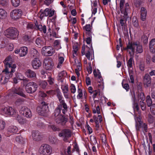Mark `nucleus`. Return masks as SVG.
I'll return each instance as SVG.
<instances>
[{
  "instance_id": "62",
  "label": "nucleus",
  "mask_w": 155,
  "mask_h": 155,
  "mask_svg": "<svg viewBox=\"0 0 155 155\" xmlns=\"http://www.w3.org/2000/svg\"><path fill=\"white\" fill-rule=\"evenodd\" d=\"M137 88L138 91H141L142 89V84L141 83H137Z\"/></svg>"
},
{
  "instance_id": "5",
  "label": "nucleus",
  "mask_w": 155,
  "mask_h": 155,
  "mask_svg": "<svg viewBox=\"0 0 155 155\" xmlns=\"http://www.w3.org/2000/svg\"><path fill=\"white\" fill-rule=\"evenodd\" d=\"M38 87V85L36 83L31 82L26 86L25 90L28 93L33 94L36 91Z\"/></svg>"
},
{
  "instance_id": "33",
  "label": "nucleus",
  "mask_w": 155,
  "mask_h": 155,
  "mask_svg": "<svg viewBox=\"0 0 155 155\" xmlns=\"http://www.w3.org/2000/svg\"><path fill=\"white\" fill-rule=\"evenodd\" d=\"M12 5L15 7H17L19 5L20 3V0H11Z\"/></svg>"
},
{
  "instance_id": "57",
  "label": "nucleus",
  "mask_w": 155,
  "mask_h": 155,
  "mask_svg": "<svg viewBox=\"0 0 155 155\" xmlns=\"http://www.w3.org/2000/svg\"><path fill=\"white\" fill-rule=\"evenodd\" d=\"M35 27L34 25L31 23H28L27 26V28L28 29H33L35 28Z\"/></svg>"
},
{
  "instance_id": "34",
  "label": "nucleus",
  "mask_w": 155,
  "mask_h": 155,
  "mask_svg": "<svg viewBox=\"0 0 155 155\" xmlns=\"http://www.w3.org/2000/svg\"><path fill=\"white\" fill-rule=\"evenodd\" d=\"M124 18H121L120 20V22L121 24V26L125 27V23L127 21V19L128 18V14L127 15V18H125V16H124Z\"/></svg>"
},
{
  "instance_id": "22",
  "label": "nucleus",
  "mask_w": 155,
  "mask_h": 155,
  "mask_svg": "<svg viewBox=\"0 0 155 155\" xmlns=\"http://www.w3.org/2000/svg\"><path fill=\"white\" fill-rule=\"evenodd\" d=\"M35 44L37 47L40 48L44 45L45 43L43 39L41 38H37L35 40Z\"/></svg>"
},
{
  "instance_id": "36",
  "label": "nucleus",
  "mask_w": 155,
  "mask_h": 155,
  "mask_svg": "<svg viewBox=\"0 0 155 155\" xmlns=\"http://www.w3.org/2000/svg\"><path fill=\"white\" fill-rule=\"evenodd\" d=\"M52 49L51 46H45L43 47L42 49V51L44 54L48 53L49 50H51V49Z\"/></svg>"
},
{
  "instance_id": "27",
  "label": "nucleus",
  "mask_w": 155,
  "mask_h": 155,
  "mask_svg": "<svg viewBox=\"0 0 155 155\" xmlns=\"http://www.w3.org/2000/svg\"><path fill=\"white\" fill-rule=\"evenodd\" d=\"M18 130L17 127L14 126H10L8 129V131L10 133H16Z\"/></svg>"
},
{
  "instance_id": "41",
  "label": "nucleus",
  "mask_w": 155,
  "mask_h": 155,
  "mask_svg": "<svg viewBox=\"0 0 155 155\" xmlns=\"http://www.w3.org/2000/svg\"><path fill=\"white\" fill-rule=\"evenodd\" d=\"M137 96H138V98H140L142 100V101H143L144 100L145 97L143 92H141L138 93L137 92Z\"/></svg>"
},
{
  "instance_id": "32",
  "label": "nucleus",
  "mask_w": 155,
  "mask_h": 155,
  "mask_svg": "<svg viewBox=\"0 0 155 155\" xmlns=\"http://www.w3.org/2000/svg\"><path fill=\"white\" fill-rule=\"evenodd\" d=\"M25 139L23 138L21 136H18L15 138V140L16 141L19 143L23 144L24 143Z\"/></svg>"
},
{
  "instance_id": "9",
  "label": "nucleus",
  "mask_w": 155,
  "mask_h": 155,
  "mask_svg": "<svg viewBox=\"0 0 155 155\" xmlns=\"http://www.w3.org/2000/svg\"><path fill=\"white\" fill-rule=\"evenodd\" d=\"M55 11L49 8H46L45 10L42 9L40 11L41 13L40 18L42 19L45 16H48L49 17H52L54 14Z\"/></svg>"
},
{
  "instance_id": "46",
  "label": "nucleus",
  "mask_w": 155,
  "mask_h": 155,
  "mask_svg": "<svg viewBox=\"0 0 155 155\" xmlns=\"http://www.w3.org/2000/svg\"><path fill=\"white\" fill-rule=\"evenodd\" d=\"M78 94L77 96V98L78 99H82L83 93L81 89L78 88Z\"/></svg>"
},
{
  "instance_id": "18",
  "label": "nucleus",
  "mask_w": 155,
  "mask_h": 155,
  "mask_svg": "<svg viewBox=\"0 0 155 155\" xmlns=\"http://www.w3.org/2000/svg\"><path fill=\"white\" fill-rule=\"evenodd\" d=\"M140 18L143 21H144L146 18L147 11L145 8L143 7L141 8L140 11Z\"/></svg>"
},
{
  "instance_id": "45",
  "label": "nucleus",
  "mask_w": 155,
  "mask_h": 155,
  "mask_svg": "<svg viewBox=\"0 0 155 155\" xmlns=\"http://www.w3.org/2000/svg\"><path fill=\"white\" fill-rule=\"evenodd\" d=\"M86 48H87V49H88V50L85 54V56L88 59L90 60L91 50L90 48H89V47L87 46H86Z\"/></svg>"
},
{
  "instance_id": "47",
  "label": "nucleus",
  "mask_w": 155,
  "mask_h": 155,
  "mask_svg": "<svg viewBox=\"0 0 155 155\" xmlns=\"http://www.w3.org/2000/svg\"><path fill=\"white\" fill-rule=\"evenodd\" d=\"M83 29L85 30L86 31H91L92 28V26L89 24H87L83 28Z\"/></svg>"
},
{
  "instance_id": "15",
  "label": "nucleus",
  "mask_w": 155,
  "mask_h": 155,
  "mask_svg": "<svg viewBox=\"0 0 155 155\" xmlns=\"http://www.w3.org/2000/svg\"><path fill=\"white\" fill-rule=\"evenodd\" d=\"M143 83L145 87H150L151 85V80L149 75L147 74L145 75L143 78Z\"/></svg>"
},
{
  "instance_id": "19",
  "label": "nucleus",
  "mask_w": 155,
  "mask_h": 155,
  "mask_svg": "<svg viewBox=\"0 0 155 155\" xmlns=\"http://www.w3.org/2000/svg\"><path fill=\"white\" fill-rule=\"evenodd\" d=\"M150 51L152 53H155V38L152 39L149 44Z\"/></svg>"
},
{
  "instance_id": "23",
  "label": "nucleus",
  "mask_w": 155,
  "mask_h": 155,
  "mask_svg": "<svg viewBox=\"0 0 155 155\" xmlns=\"http://www.w3.org/2000/svg\"><path fill=\"white\" fill-rule=\"evenodd\" d=\"M28 48L25 46L22 47L20 48V56L24 57L28 53Z\"/></svg>"
},
{
  "instance_id": "16",
  "label": "nucleus",
  "mask_w": 155,
  "mask_h": 155,
  "mask_svg": "<svg viewBox=\"0 0 155 155\" xmlns=\"http://www.w3.org/2000/svg\"><path fill=\"white\" fill-rule=\"evenodd\" d=\"M32 65L35 69H37L41 66V63L40 60L37 58H35L31 62Z\"/></svg>"
},
{
  "instance_id": "53",
  "label": "nucleus",
  "mask_w": 155,
  "mask_h": 155,
  "mask_svg": "<svg viewBox=\"0 0 155 155\" xmlns=\"http://www.w3.org/2000/svg\"><path fill=\"white\" fill-rule=\"evenodd\" d=\"M130 79L129 81L132 83L134 82V77L133 76V73L132 72L129 73Z\"/></svg>"
},
{
  "instance_id": "28",
  "label": "nucleus",
  "mask_w": 155,
  "mask_h": 155,
  "mask_svg": "<svg viewBox=\"0 0 155 155\" xmlns=\"http://www.w3.org/2000/svg\"><path fill=\"white\" fill-rule=\"evenodd\" d=\"M45 67L47 70H51L54 65L53 63L48 61L47 63H45Z\"/></svg>"
},
{
  "instance_id": "26",
  "label": "nucleus",
  "mask_w": 155,
  "mask_h": 155,
  "mask_svg": "<svg viewBox=\"0 0 155 155\" xmlns=\"http://www.w3.org/2000/svg\"><path fill=\"white\" fill-rule=\"evenodd\" d=\"M15 117V119L20 124H24L28 122L27 120L19 116L18 114V116H17V117Z\"/></svg>"
},
{
  "instance_id": "40",
  "label": "nucleus",
  "mask_w": 155,
  "mask_h": 155,
  "mask_svg": "<svg viewBox=\"0 0 155 155\" xmlns=\"http://www.w3.org/2000/svg\"><path fill=\"white\" fill-rule=\"evenodd\" d=\"M130 58L127 62V65L128 67L131 68L132 67V61H133V55H130Z\"/></svg>"
},
{
  "instance_id": "35",
  "label": "nucleus",
  "mask_w": 155,
  "mask_h": 155,
  "mask_svg": "<svg viewBox=\"0 0 155 155\" xmlns=\"http://www.w3.org/2000/svg\"><path fill=\"white\" fill-rule=\"evenodd\" d=\"M146 101L147 106L149 107H151L152 104V101L150 95L147 96Z\"/></svg>"
},
{
  "instance_id": "13",
  "label": "nucleus",
  "mask_w": 155,
  "mask_h": 155,
  "mask_svg": "<svg viewBox=\"0 0 155 155\" xmlns=\"http://www.w3.org/2000/svg\"><path fill=\"white\" fill-rule=\"evenodd\" d=\"M55 117V120L56 122L62 125H64L68 121L67 119L62 115H59Z\"/></svg>"
},
{
  "instance_id": "30",
  "label": "nucleus",
  "mask_w": 155,
  "mask_h": 155,
  "mask_svg": "<svg viewBox=\"0 0 155 155\" xmlns=\"http://www.w3.org/2000/svg\"><path fill=\"white\" fill-rule=\"evenodd\" d=\"M132 23L135 27L137 28L139 26V24L138 20L135 17H134L132 20Z\"/></svg>"
},
{
  "instance_id": "50",
  "label": "nucleus",
  "mask_w": 155,
  "mask_h": 155,
  "mask_svg": "<svg viewBox=\"0 0 155 155\" xmlns=\"http://www.w3.org/2000/svg\"><path fill=\"white\" fill-rule=\"evenodd\" d=\"M150 111L151 113L154 115H155V104H152L150 107Z\"/></svg>"
},
{
  "instance_id": "48",
  "label": "nucleus",
  "mask_w": 155,
  "mask_h": 155,
  "mask_svg": "<svg viewBox=\"0 0 155 155\" xmlns=\"http://www.w3.org/2000/svg\"><path fill=\"white\" fill-rule=\"evenodd\" d=\"M154 118L152 115L150 114H148V120L150 123H152L154 121Z\"/></svg>"
},
{
  "instance_id": "8",
  "label": "nucleus",
  "mask_w": 155,
  "mask_h": 155,
  "mask_svg": "<svg viewBox=\"0 0 155 155\" xmlns=\"http://www.w3.org/2000/svg\"><path fill=\"white\" fill-rule=\"evenodd\" d=\"M125 3V0H120V10L122 14H123L125 18H127L128 13L129 11L130 7L129 4L127 3L125 4V9H123V6Z\"/></svg>"
},
{
  "instance_id": "39",
  "label": "nucleus",
  "mask_w": 155,
  "mask_h": 155,
  "mask_svg": "<svg viewBox=\"0 0 155 155\" xmlns=\"http://www.w3.org/2000/svg\"><path fill=\"white\" fill-rule=\"evenodd\" d=\"M93 119L94 120V122L96 124L95 127H100V124H99V119L98 117H97L95 115H94L93 116Z\"/></svg>"
},
{
  "instance_id": "58",
  "label": "nucleus",
  "mask_w": 155,
  "mask_h": 155,
  "mask_svg": "<svg viewBox=\"0 0 155 155\" xmlns=\"http://www.w3.org/2000/svg\"><path fill=\"white\" fill-rule=\"evenodd\" d=\"M122 84L123 87L126 89L127 91H128L129 88V84L127 83L124 84L123 82H122Z\"/></svg>"
},
{
  "instance_id": "7",
  "label": "nucleus",
  "mask_w": 155,
  "mask_h": 155,
  "mask_svg": "<svg viewBox=\"0 0 155 155\" xmlns=\"http://www.w3.org/2000/svg\"><path fill=\"white\" fill-rule=\"evenodd\" d=\"M2 111L8 115H11L13 117L18 116V114L15 110L12 107H7L2 108Z\"/></svg>"
},
{
  "instance_id": "14",
  "label": "nucleus",
  "mask_w": 155,
  "mask_h": 155,
  "mask_svg": "<svg viewBox=\"0 0 155 155\" xmlns=\"http://www.w3.org/2000/svg\"><path fill=\"white\" fill-rule=\"evenodd\" d=\"M12 91L14 94H18L25 98L26 97V96L23 92V89L20 87L13 88L12 89Z\"/></svg>"
},
{
  "instance_id": "6",
  "label": "nucleus",
  "mask_w": 155,
  "mask_h": 155,
  "mask_svg": "<svg viewBox=\"0 0 155 155\" xmlns=\"http://www.w3.org/2000/svg\"><path fill=\"white\" fill-rule=\"evenodd\" d=\"M71 130L67 129H63L58 133L59 136L63 137V140L65 142H68V139L71 137Z\"/></svg>"
},
{
  "instance_id": "25",
  "label": "nucleus",
  "mask_w": 155,
  "mask_h": 155,
  "mask_svg": "<svg viewBox=\"0 0 155 155\" xmlns=\"http://www.w3.org/2000/svg\"><path fill=\"white\" fill-rule=\"evenodd\" d=\"M61 110V105H59L55 109L54 111V114L55 117H57L59 115H61V114H60Z\"/></svg>"
},
{
  "instance_id": "43",
  "label": "nucleus",
  "mask_w": 155,
  "mask_h": 155,
  "mask_svg": "<svg viewBox=\"0 0 155 155\" xmlns=\"http://www.w3.org/2000/svg\"><path fill=\"white\" fill-rule=\"evenodd\" d=\"M64 58L63 57H60L58 58L59 62L57 66L58 68H60V67L61 66V64L63 63L64 61Z\"/></svg>"
},
{
  "instance_id": "12",
  "label": "nucleus",
  "mask_w": 155,
  "mask_h": 155,
  "mask_svg": "<svg viewBox=\"0 0 155 155\" xmlns=\"http://www.w3.org/2000/svg\"><path fill=\"white\" fill-rule=\"evenodd\" d=\"M31 136L33 140L36 141H41L43 137L42 134L38 130L33 131Z\"/></svg>"
},
{
  "instance_id": "51",
  "label": "nucleus",
  "mask_w": 155,
  "mask_h": 155,
  "mask_svg": "<svg viewBox=\"0 0 155 155\" xmlns=\"http://www.w3.org/2000/svg\"><path fill=\"white\" fill-rule=\"evenodd\" d=\"M140 104L141 106V109L143 110H145L146 109V104L143 101H140Z\"/></svg>"
},
{
  "instance_id": "29",
  "label": "nucleus",
  "mask_w": 155,
  "mask_h": 155,
  "mask_svg": "<svg viewBox=\"0 0 155 155\" xmlns=\"http://www.w3.org/2000/svg\"><path fill=\"white\" fill-rule=\"evenodd\" d=\"M71 147L70 146H69L67 149H65L64 150V153L62 155H72L71 153L74 151L73 150L72 151H71Z\"/></svg>"
},
{
  "instance_id": "42",
  "label": "nucleus",
  "mask_w": 155,
  "mask_h": 155,
  "mask_svg": "<svg viewBox=\"0 0 155 155\" xmlns=\"http://www.w3.org/2000/svg\"><path fill=\"white\" fill-rule=\"evenodd\" d=\"M31 53L34 57H37L38 54V52L37 50L34 48L31 49Z\"/></svg>"
},
{
  "instance_id": "1",
  "label": "nucleus",
  "mask_w": 155,
  "mask_h": 155,
  "mask_svg": "<svg viewBox=\"0 0 155 155\" xmlns=\"http://www.w3.org/2000/svg\"><path fill=\"white\" fill-rule=\"evenodd\" d=\"M11 59V58L8 57L4 61L5 68L3 72H5V75L1 78L0 82L2 84H5L8 81L9 78L12 77V73L15 71L16 65L12 63Z\"/></svg>"
},
{
  "instance_id": "56",
  "label": "nucleus",
  "mask_w": 155,
  "mask_h": 155,
  "mask_svg": "<svg viewBox=\"0 0 155 155\" xmlns=\"http://www.w3.org/2000/svg\"><path fill=\"white\" fill-rule=\"evenodd\" d=\"M19 79L22 81L23 85H24L26 86V85L28 83V82L29 81V80L28 78H19Z\"/></svg>"
},
{
  "instance_id": "61",
  "label": "nucleus",
  "mask_w": 155,
  "mask_h": 155,
  "mask_svg": "<svg viewBox=\"0 0 155 155\" xmlns=\"http://www.w3.org/2000/svg\"><path fill=\"white\" fill-rule=\"evenodd\" d=\"M87 69L88 73L89 74H91L92 72V70L91 66V63H89L88 66L87 67Z\"/></svg>"
},
{
  "instance_id": "10",
  "label": "nucleus",
  "mask_w": 155,
  "mask_h": 155,
  "mask_svg": "<svg viewBox=\"0 0 155 155\" xmlns=\"http://www.w3.org/2000/svg\"><path fill=\"white\" fill-rule=\"evenodd\" d=\"M22 14V11L21 10L15 9L12 11L10 16L12 19L16 20L21 18Z\"/></svg>"
},
{
  "instance_id": "2",
  "label": "nucleus",
  "mask_w": 155,
  "mask_h": 155,
  "mask_svg": "<svg viewBox=\"0 0 155 155\" xmlns=\"http://www.w3.org/2000/svg\"><path fill=\"white\" fill-rule=\"evenodd\" d=\"M136 48V51L137 53H141L143 51L142 45L140 44L139 42L138 41H134L130 42L129 41L127 45L125 50L128 51L129 49L131 51L129 52L130 55H134L135 51V48Z\"/></svg>"
},
{
  "instance_id": "54",
  "label": "nucleus",
  "mask_w": 155,
  "mask_h": 155,
  "mask_svg": "<svg viewBox=\"0 0 155 155\" xmlns=\"http://www.w3.org/2000/svg\"><path fill=\"white\" fill-rule=\"evenodd\" d=\"M49 140L53 144L55 143L57 141V138L53 137H50Z\"/></svg>"
},
{
  "instance_id": "11",
  "label": "nucleus",
  "mask_w": 155,
  "mask_h": 155,
  "mask_svg": "<svg viewBox=\"0 0 155 155\" xmlns=\"http://www.w3.org/2000/svg\"><path fill=\"white\" fill-rule=\"evenodd\" d=\"M41 106L39 112L42 116L45 115L49 111L48 104L44 101L41 103Z\"/></svg>"
},
{
  "instance_id": "21",
  "label": "nucleus",
  "mask_w": 155,
  "mask_h": 155,
  "mask_svg": "<svg viewBox=\"0 0 155 155\" xmlns=\"http://www.w3.org/2000/svg\"><path fill=\"white\" fill-rule=\"evenodd\" d=\"M25 73L26 76L29 78H34L36 77V73L30 69L28 70Z\"/></svg>"
},
{
  "instance_id": "24",
  "label": "nucleus",
  "mask_w": 155,
  "mask_h": 155,
  "mask_svg": "<svg viewBox=\"0 0 155 155\" xmlns=\"http://www.w3.org/2000/svg\"><path fill=\"white\" fill-rule=\"evenodd\" d=\"M37 22L35 24L36 28H38L39 30L41 31H43L44 33H46V27L45 25L42 26V25H38L37 24Z\"/></svg>"
},
{
  "instance_id": "3",
  "label": "nucleus",
  "mask_w": 155,
  "mask_h": 155,
  "mask_svg": "<svg viewBox=\"0 0 155 155\" xmlns=\"http://www.w3.org/2000/svg\"><path fill=\"white\" fill-rule=\"evenodd\" d=\"M5 35L8 38L14 39L18 37V32L15 28H9L5 31Z\"/></svg>"
},
{
  "instance_id": "63",
  "label": "nucleus",
  "mask_w": 155,
  "mask_h": 155,
  "mask_svg": "<svg viewBox=\"0 0 155 155\" xmlns=\"http://www.w3.org/2000/svg\"><path fill=\"white\" fill-rule=\"evenodd\" d=\"M54 79L51 77H49L48 80V81L50 85H52L54 84Z\"/></svg>"
},
{
  "instance_id": "52",
  "label": "nucleus",
  "mask_w": 155,
  "mask_h": 155,
  "mask_svg": "<svg viewBox=\"0 0 155 155\" xmlns=\"http://www.w3.org/2000/svg\"><path fill=\"white\" fill-rule=\"evenodd\" d=\"M134 3L136 7H139L142 4V1L141 0H136L134 2Z\"/></svg>"
},
{
  "instance_id": "4",
  "label": "nucleus",
  "mask_w": 155,
  "mask_h": 155,
  "mask_svg": "<svg viewBox=\"0 0 155 155\" xmlns=\"http://www.w3.org/2000/svg\"><path fill=\"white\" fill-rule=\"evenodd\" d=\"M52 152L51 147L47 144L42 145L40 147L39 151L40 155H50Z\"/></svg>"
},
{
  "instance_id": "20",
  "label": "nucleus",
  "mask_w": 155,
  "mask_h": 155,
  "mask_svg": "<svg viewBox=\"0 0 155 155\" xmlns=\"http://www.w3.org/2000/svg\"><path fill=\"white\" fill-rule=\"evenodd\" d=\"M55 91L60 103H61L64 101L63 99V98L60 89L59 88H57L55 90Z\"/></svg>"
},
{
  "instance_id": "44",
  "label": "nucleus",
  "mask_w": 155,
  "mask_h": 155,
  "mask_svg": "<svg viewBox=\"0 0 155 155\" xmlns=\"http://www.w3.org/2000/svg\"><path fill=\"white\" fill-rule=\"evenodd\" d=\"M49 127L54 131H59L60 130V128L54 125H50Z\"/></svg>"
},
{
  "instance_id": "55",
  "label": "nucleus",
  "mask_w": 155,
  "mask_h": 155,
  "mask_svg": "<svg viewBox=\"0 0 155 155\" xmlns=\"http://www.w3.org/2000/svg\"><path fill=\"white\" fill-rule=\"evenodd\" d=\"M70 88L71 93L73 94L74 93L76 90L75 85L74 84H72L71 85Z\"/></svg>"
},
{
  "instance_id": "59",
  "label": "nucleus",
  "mask_w": 155,
  "mask_h": 155,
  "mask_svg": "<svg viewBox=\"0 0 155 155\" xmlns=\"http://www.w3.org/2000/svg\"><path fill=\"white\" fill-rule=\"evenodd\" d=\"M38 95L40 97L44 98L47 96V94L44 92L40 91L38 93Z\"/></svg>"
},
{
  "instance_id": "17",
  "label": "nucleus",
  "mask_w": 155,
  "mask_h": 155,
  "mask_svg": "<svg viewBox=\"0 0 155 155\" xmlns=\"http://www.w3.org/2000/svg\"><path fill=\"white\" fill-rule=\"evenodd\" d=\"M21 113L23 114L24 116L28 118H31L32 116L31 110L28 108H25L24 109V110L21 112Z\"/></svg>"
},
{
  "instance_id": "37",
  "label": "nucleus",
  "mask_w": 155,
  "mask_h": 155,
  "mask_svg": "<svg viewBox=\"0 0 155 155\" xmlns=\"http://www.w3.org/2000/svg\"><path fill=\"white\" fill-rule=\"evenodd\" d=\"M141 39L144 45H146L148 43V37L147 36L143 35L141 37Z\"/></svg>"
},
{
  "instance_id": "64",
  "label": "nucleus",
  "mask_w": 155,
  "mask_h": 155,
  "mask_svg": "<svg viewBox=\"0 0 155 155\" xmlns=\"http://www.w3.org/2000/svg\"><path fill=\"white\" fill-rule=\"evenodd\" d=\"M37 0H31V4L32 6L35 7H37Z\"/></svg>"
},
{
  "instance_id": "60",
  "label": "nucleus",
  "mask_w": 155,
  "mask_h": 155,
  "mask_svg": "<svg viewBox=\"0 0 155 155\" xmlns=\"http://www.w3.org/2000/svg\"><path fill=\"white\" fill-rule=\"evenodd\" d=\"M78 45H74L73 46V52H74L75 54H76L77 51L78 50Z\"/></svg>"
},
{
  "instance_id": "38",
  "label": "nucleus",
  "mask_w": 155,
  "mask_h": 155,
  "mask_svg": "<svg viewBox=\"0 0 155 155\" xmlns=\"http://www.w3.org/2000/svg\"><path fill=\"white\" fill-rule=\"evenodd\" d=\"M47 84V82L45 81H41L39 84V85L43 89L46 88Z\"/></svg>"
},
{
  "instance_id": "49",
  "label": "nucleus",
  "mask_w": 155,
  "mask_h": 155,
  "mask_svg": "<svg viewBox=\"0 0 155 155\" xmlns=\"http://www.w3.org/2000/svg\"><path fill=\"white\" fill-rule=\"evenodd\" d=\"M8 2V0H1L0 1V5L3 6H5L7 5Z\"/></svg>"
},
{
  "instance_id": "31",
  "label": "nucleus",
  "mask_w": 155,
  "mask_h": 155,
  "mask_svg": "<svg viewBox=\"0 0 155 155\" xmlns=\"http://www.w3.org/2000/svg\"><path fill=\"white\" fill-rule=\"evenodd\" d=\"M7 15V12L4 9L0 8V18H5Z\"/></svg>"
}]
</instances>
